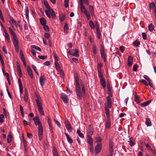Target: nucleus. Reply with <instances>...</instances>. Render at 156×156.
<instances>
[{
	"instance_id": "obj_26",
	"label": "nucleus",
	"mask_w": 156,
	"mask_h": 156,
	"mask_svg": "<svg viewBox=\"0 0 156 156\" xmlns=\"http://www.w3.org/2000/svg\"><path fill=\"white\" fill-rule=\"evenodd\" d=\"M69 29L68 25L67 23H65L64 26V33L67 34L68 32L67 30Z\"/></svg>"
},
{
	"instance_id": "obj_43",
	"label": "nucleus",
	"mask_w": 156,
	"mask_h": 156,
	"mask_svg": "<svg viewBox=\"0 0 156 156\" xmlns=\"http://www.w3.org/2000/svg\"><path fill=\"white\" fill-rule=\"evenodd\" d=\"M140 82L144 84L146 86H148V83L147 82L144 80H140Z\"/></svg>"
},
{
	"instance_id": "obj_11",
	"label": "nucleus",
	"mask_w": 156,
	"mask_h": 156,
	"mask_svg": "<svg viewBox=\"0 0 156 156\" xmlns=\"http://www.w3.org/2000/svg\"><path fill=\"white\" fill-rule=\"evenodd\" d=\"M46 79L44 75H41L40 76L39 79V82L41 86H43L45 84Z\"/></svg>"
},
{
	"instance_id": "obj_55",
	"label": "nucleus",
	"mask_w": 156,
	"mask_h": 156,
	"mask_svg": "<svg viewBox=\"0 0 156 156\" xmlns=\"http://www.w3.org/2000/svg\"><path fill=\"white\" fill-rule=\"evenodd\" d=\"M25 13L26 14V17H27L28 16V13H29V9L27 7L26 8Z\"/></svg>"
},
{
	"instance_id": "obj_53",
	"label": "nucleus",
	"mask_w": 156,
	"mask_h": 156,
	"mask_svg": "<svg viewBox=\"0 0 156 156\" xmlns=\"http://www.w3.org/2000/svg\"><path fill=\"white\" fill-rule=\"evenodd\" d=\"M10 20L11 22V23L13 25L16 24V21H14L13 20V19L12 18H10Z\"/></svg>"
},
{
	"instance_id": "obj_3",
	"label": "nucleus",
	"mask_w": 156,
	"mask_h": 156,
	"mask_svg": "<svg viewBox=\"0 0 156 156\" xmlns=\"http://www.w3.org/2000/svg\"><path fill=\"white\" fill-rule=\"evenodd\" d=\"M107 103H105V110L106 114L108 116V114H109V108H111L112 106V99L109 97H107Z\"/></svg>"
},
{
	"instance_id": "obj_29",
	"label": "nucleus",
	"mask_w": 156,
	"mask_h": 156,
	"mask_svg": "<svg viewBox=\"0 0 156 156\" xmlns=\"http://www.w3.org/2000/svg\"><path fill=\"white\" fill-rule=\"evenodd\" d=\"M40 22L41 24L42 25L44 26L46 24V21L45 19L44 18H42L40 20Z\"/></svg>"
},
{
	"instance_id": "obj_62",
	"label": "nucleus",
	"mask_w": 156,
	"mask_h": 156,
	"mask_svg": "<svg viewBox=\"0 0 156 156\" xmlns=\"http://www.w3.org/2000/svg\"><path fill=\"white\" fill-rule=\"evenodd\" d=\"M119 49V50H120V51H121L122 53H123L124 52V51L125 48L124 47H123V46H121L120 47Z\"/></svg>"
},
{
	"instance_id": "obj_27",
	"label": "nucleus",
	"mask_w": 156,
	"mask_h": 156,
	"mask_svg": "<svg viewBox=\"0 0 156 156\" xmlns=\"http://www.w3.org/2000/svg\"><path fill=\"white\" fill-rule=\"evenodd\" d=\"M98 71V76L100 79L104 78V77L102 73L101 70H99Z\"/></svg>"
},
{
	"instance_id": "obj_42",
	"label": "nucleus",
	"mask_w": 156,
	"mask_h": 156,
	"mask_svg": "<svg viewBox=\"0 0 156 156\" xmlns=\"http://www.w3.org/2000/svg\"><path fill=\"white\" fill-rule=\"evenodd\" d=\"M96 34L98 38L100 39L101 37V34L100 32V30H96Z\"/></svg>"
},
{
	"instance_id": "obj_13",
	"label": "nucleus",
	"mask_w": 156,
	"mask_h": 156,
	"mask_svg": "<svg viewBox=\"0 0 156 156\" xmlns=\"http://www.w3.org/2000/svg\"><path fill=\"white\" fill-rule=\"evenodd\" d=\"M65 126L68 130L69 132H72V128L71 125L68 120L66 121Z\"/></svg>"
},
{
	"instance_id": "obj_16",
	"label": "nucleus",
	"mask_w": 156,
	"mask_h": 156,
	"mask_svg": "<svg viewBox=\"0 0 156 156\" xmlns=\"http://www.w3.org/2000/svg\"><path fill=\"white\" fill-rule=\"evenodd\" d=\"M133 62V58L130 56H129L128 58V66L129 67L131 66L132 65Z\"/></svg>"
},
{
	"instance_id": "obj_61",
	"label": "nucleus",
	"mask_w": 156,
	"mask_h": 156,
	"mask_svg": "<svg viewBox=\"0 0 156 156\" xmlns=\"http://www.w3.org/2000/svg\"><path fill=\"white\" fill-rule=\"evenodd\" d=\"M143 39L145 40L146 39L147 35L145 33H143L142 34Z\"/></svg>"
},
{
	"instance_id": "obj_54",
	"label": "nucleus",
	"mask_w": 156,
	"mask_h": 156,
	"mask_svg": "<svg viewBox=\"0 0 156 156\" xmlns=\"http://www.w3.org/2000/svg\"><path fill=\"white\" fill-rule=\"evenodd\" d=\"M102 66V65L101 64L98 63L97 67L98 71L99 70H101V67Z\"/></svg>"
},
{
	"instance_id": "obj_24",
	"label": "nucleus",
	"mask_w": 156,
	"mask_h": 156,
	"mask_svg": "<svg viewBox=\"0 0 156 156\" xmlns=\"http://www.w3.org/2000/svg\"><path fill=\"white\" fill-rule=\"evenodd\" d=\"M53 156H59L56 148L54 147L53 148Z\"/></svg>"
},
{
	"instance_id": "obj_60",
	"label": "nucleus",
	"mask_w": 156,
	"mask_h": 156,
	"mask_svg": "<svg viewBox=\"0 0 156 156\" xmlns=\"http://www.w3.org/2000/svg\"><path fill=\"white\" fill-rule=\"evenodd\" d=\"M54 58L55 60V61H57L58 60V58L57 55L56 53L54 54Z\"/></svg>"
},
{
	"instance_id": "obj_5",
	"label": "nucleus",
	"mask_w": 156,
	"mask_h": 156,
	"mask_svg": "<svg viewBox=\"0 0 156 156\" xmlns=\"http://www.w3.org/2000/svg\"><path fill=\"white\" fill-rule=\"evenodd\" d=\"M80 9L82 13H83L86 16L88 20H90V12L87 10L83 5V4H81L80 5Z\"/></svg>"
},
{
	"instance_id": "obj_9",
	"label": "nucleus",
	"mask_w": 156,
	"mask_h": 156,
	"mask_svg": "<svg viewBox=\"0 0 156 156\" xmlns=\"http://www.w3.org/2000/svg\"><path fill=\"white\" fill-rule=\"evenodd\" d=\"M34 124L36 126H38V128L42 126L41 122H40L38 117L36 116L33 118Z\"/></svg>"
},
{
	"instance_id": "obj_32",
	"label": "nucleus",
	"mask_w": 156,
	"mask_h": 156,
	"mask_svg": "<svg viewBox=\"0 0 156 156\" xmlns=\"http://www.w3.org/2000/svg\"><path fill=\"white\" fill-rule=\"evenodd\" d=\"M28 98V94L27 91H25V94L24 96V99L25 101L27 102Z\"/></svg>"
},
{
	"instance_id": "obj_41",
	"label": "nucleus",
	"mask_w": 156,
	"mask_h": 156,
	"mask_svg": "<svg viewBox=\"0 0 156 156\" xmlns=\"http://www.w3.org/2000/svg\"><path fill=\"white\" fill-rule=\"evenodd\" d=\"M102 140V138L101 136H98L96 137L95 142L98 143L101 142Z\"/></svg>"
},
{
	"instance_id": "obj_1",
	"label": "nucleus",
	"mask_w": 156,
	"mask_h": 156,
	"mask_svg": "<svg viewBox=\"0 0 156 156\" xmlns=\"http://www.w3.org/2000/svg\"><path fill=\"white\" fill-rule=\"evenodd\" d=\"M9 29L11 34L12 37L13 42L15 47L16 51L17 52H18L19 51V47L17 37L15 33L11 27H9Z\"/></svg>"
},
{
	"instance_id": "obj_10",
	"label": "nucleus",
	"mask_w": 156,
	"mask_h": 156,
	"mask_svg": "<svg viewBox=\"0 0 156 156\" xmlns=\"http://www.w3.org/2000/svg\"><path fill=\"white\" fill-rule=\"evenodd\" d=\"M61 98L63 101L65 103H68L69 101V98L68 96L65 94L62 93L60 94Z\"/></svg>"
},
{
	"instance_id": "obj_28",
	"label": "nucleus",
	"mask_w": 156,
	"mask_h": 156,
	"mask_svg": "<svg viewBox=\"0 0 156 156\" xmlns=\"http://www.w3.org/2000/svg\"><path fill=\"white\" fill-rule=\"evenodd\" d=\"M148 28L150 31H152L154 29V26L152 23H151L149 25Z\"/></svg>"
},
{
	"instance_id": "obj_21",
	"label": "nucleus",
	"mask_w": 156,
	"mask_h": 156,
	"mask_svg": "<svg viewBox=\"0 0 156 156\" xmlns=\"http://www.w3.org/2000/svg\"><path fill=\"white\" fill-rule=\"evenodd\" d=\"M89 10H90V12L91 15L92 16H93L94 14V9L93 6L91 5L89 6Z\"/></svg>"
},
{
	"instance_id": "obj_18",
	"label": "nucleus",
	"mask_w": 156,
	"mask_h": 156,
	"mask_svg": "<svg viewBox=\"0 0 156 156\" xmlns=\"http://www.w3.org/2000/svg\"><path fill=\"white\" fill-rule=\"evenodd\" d=\"M65 134L67 140L68 142L70 144L72 143L73 142V139L69 137V136L67 133H65Z\"/></svg>"
},
{
	"instance_id": "obj_38",
	"label": "nucleus",
	"mask_w": 156,
	"mask_h": 156,
	"mask_svg": "<svg viewBox=\"0 0 156 156\" xmlns=\"http://www.w3.org/2000/svg\"><path fill=\"white\" fill-rule=\"evenodd\" d=\"M140 44V42L136 40L133 42V45L134 46L138 47Z\"/></svg>"
},
{
	"instance_id": "obj_7",
	"label": "nucleus",
	"mask_w": 156,
	"mask_h": 156,
	"mask_svg": "<svg viewBox=\"0 0 156 156\" xmlns=\"http://www.w3.org/2000/svg\"><path fill=\"white\" fill-rule=\"evenodd\" d=\"M69 53L72 55L78 57L79 56V54L78 49H76L75 50H71L69 51Z\"/></svg>"
},
{
	"instance_id": "obj_33",
	"label": "nucleus",
	"mask_w": 156,
	"mask_h": 156,
	"mask_svg": "<svg viewBox=\"0 0 156 156\" xmlns=\"http://www.w3.org/2000/svg\"><path fill=\"white\" fill-rule=\"evenodd\" d=\"M31 47L32 49H34L39 51H41V48L36 45H31Z\"/></svg>"
},
{
	"instance_id": "obj_23",
	"label": "nucleus",
	"mask_w": 156,
	"mask_h": 156,
	"mask_svg": "<svg viewBox=\"0 0 156 156\" xmlns=\"http://www.w3.org/2000/svg\"><path fill=\"white\" fill-rule=\"evenodd\" d=\"M145 124L147 126H151V123L150 119L148 118L146 119Z\"/></svg>"
},
{
	"instance_id": "obj_47",
	"label": "nucleus",
	"mask_w": 156,
	"mask_h": 156,
	"mask_svg": "<svg viewBox=\"0 0 156 156\" xmlns=\"http://www.w3.org/2000/svg\"><path fill=\"white\" fill-rule=\"evenodd\" d=\"M55 65L57 70H59L60 69V67L58 63L56 61H55Z\"/></svg>"
},
{
	"instance_id": "obj_14",
	"label": "nucleus",
	"mask_w": 156,
	"mask_h": 156,
	"mask_svg": "<svg viewBox=\"0 0 156 156\" xmlns=\"http://www.w3.org/2000/svg\"><path fill=\"white\" fill-rule=\"evenodd\" d=\"M27 69L28 74L31 79H33L34 76L33 74L31 68L29 66H27Z\"/></svg>"
},
{
	"instance_id": "obj_17",
	"label": "nucleus",
	"mask_w": 156,
	"mask_h": 156,
	"mask_svg": "<svg viewBox=\"0 0 156 156\" xmlns=\"http://www.w3.org/2000/svg\"><path fill=\"white\" fill-rule=\"evenodd\" d=\"M87 142L89 144H93V140L92 138L89 135H87Z\"/></svg>"
},
{
	"instance_id": "obj_2",
	"label": "nucleus",
	"mask_w": 156,
	"mask_h": 156,
	"mask_svg": "<svg viewBox=\"0 0 156 156\" xmlns=\"http://www.w3.org/2000/svg\"><path fill=\"white\" fill-rule=\"evenodd\" d=\"M75 81L76 84V93L78 98L79 100H81L82 97V93L81 92V88L80 87L79 83V79L77 74H75Z\"/></svg>"
},
{
	"instance_id": "obj_46",
	"label": "nucleus",
	"mask_w": 156,
	"mask_h": 156,
	"mask_svg": "<svg viewBox=\"0 0 156 156\" xmlns=\"http://www.w3.org/2000/svg\"><path fill=\"white\" fill-rule=\"evenodd\" d=\"M5 37L7 42H9L10 41V38L8 34L5 35Z\"/></svg>"
},
{
	"instance_id": "obj_4",
	"label": "nucleus",
	"mask_w": 156,
	"mask_h": 156,
	"mask_svg": "<svg viewBox=\"0 0 156 156\" xmlns=\"http://www.w3.org/2000/svg\"><path fill=\"white\" fill-rule=\"evenodd\" d=\"M37 104L40 114L42 115H44V112L43 110L41 101L40 97H37L36 100Z\"/></svg>"
},
{
	"instance_id": "obj_15",
	"label": "nucleus",
	"mask_w": 156,
	"mask_h": 156,
	"mask_svg": "<svg viewBox=\"0 0 156 156\" xmlns=\"http://www.w3.org/2000/svg\"><path fill=\"white\" fill-rule=\"evenodd\" d=\"M18 80L19 86L20 93V94H21L23 93V85L21 81V79L20 78L18 79Z\"/></svg>"
},
{
	"instance_id": "obj_49",
	"label": "nucleus",
	"mask_w": 156,
	"mask_h": 156,
	"mask_svg": "<svg viewBox=\"0 0 156 156\" xmlns=\"http://www.w3.org/2000/svg\"><path fill=\"white\" fill-rule=\"evenodd\" d=\"M148 105L147 102H146L142 103L140 104V106L142 107H144Z\"/></svg>"
},
{
	"instance_id": "obj_39",
	"label": "nucleus",
	"mask_w": 156,
	"mask_h": 156,
	"mask_svg": "<svg viewBox=\"0 0 156 156\" xmlns=\"http://www.w3.org/2000/svg\"><path fill=\"white\" fill-rule=\"evenodd\" d=\"M47 120L48 124L50 128L51 129L52 128V125L51 124V121L49 117L47 118Z\"/></svg>"
},
{
	"instance_id": "obj_44",
	"label": "nucleus",
	"mask_w": 156,
	"mask_h": 156,
	"mask_svg": "<svg viewBox=\"0 0 156 156\" xmlns=\"http://www.w3.org/2000/svg\"><path fill=\"white\" fill-rule=\"evenodd\" d=\"M119 59L118 58H114V59H113V64H115V62L116 61L117 62L118 64L119 65Z\"/></svg>"
},
{
	"instance_id": "obj_64",
	"label": "nucleus",
	"mask_w": 156,
	"mask_h": 156,
	"mask_svg": "<svg viewBox=\"0 0 156 156\" xmlns=\"http://www.w3.org/2000/svg\"><path fill=\"white\" fill-rule=\"evenodd\" d=\"M137 67H138V66L137 65H136V64L134 65L133 66V70L134 71H136L137 70Z\"/></svg>"
},
{
	"instance_id": "obj_40",
	"label": "nucleus",
	"mask_w": 156,
	"mask_h": 156,
	"mask_svg": "<svg viewBox=\"0 0 156 156\" xmlns=\"http://www.w3.org/2000/svg\"><path fill=\"white\" fill-rule=\"evenodd\" d=\"M89 25L90 27L92 29H94L95 28V26L93 22L91 20H90L89 22Z\"/></svg>"
},
{
	"instance_id": "obj_51",
	"label": "nucleus",
	"mask_w": 156,
	"mask_h": 156,
	"mask_svg": "<svg viewBox=\"0 0 156 156\" xmlns=\"http://www.w3.org/2000/svg\"><path fill=\"white\" fill-rule=\"evenodd\" d=\"M44 26L43 27L44 29L46 31H49V28L48 27L47 25H44Z\"/></svg>"
},
{
	"instance_id": "obj_20",
	"label": "nucleus",
	"mask_w": 156,
	"mask_h": 156,
	"mask_svg": "<svg viewBox=\"0 0 156 156\" xmlns=\"http://www.w3.org/2000/svg\"><path fill=\"white\" fill-rule=\"evenodd\" d=\"M100 52L101 53V56L102 58L103 59L104 62H105L106 61V54L105 53V51Z\"/></svg>"
},
{
	"instance_id": "obj_50",
	"label": "nucleus",
	"mask_w": 156,
	"mask_h": 156,
	"mask_svg": "<svg viewBox=\"0 0 156 156\" xmlns=\"http://www.w3.org/2000/svg\"><path fill=\"white\" fill-rule=\"evenodd\" d=\"M45 13L46 14L47 16L49 18H51V13L50 12H49V11H47V10H45Z\"/></svg>"
},
{
	"instance_id": "obj_25",
	"label": "nucleus",
	"mask_w": 156,
	"mask_h": 156,
	"mask_svg": "<svg viewBox=\"0 0 156 156\" xmlns=\"http://www.w3.org/2000/svg\"><path fill=\"white\" fill-rule=\"evenodd\" d=\"M59 20L60 21L63 22L65 18V16L64 14H62L59 15Z\"/></svg>"
},
{
	"instance_id": "obj_59",
	"label": "nucleus",
	"mask_w": 156,
	"mask_h": 156,
	"mask_svg": "<svg viewBox=\"0 0 156 156\" xmlns=\"http://www.w3.org/2000/svg\"><path fill=\"white\" fill-rule=\"evenodd\" d=\"M81 86L82 87V94L84 95L85 93V90L84 86L83 85H82Z\"/></svg>"
},
{
	"instance_id": "obj_37",
	"label": "nucleus",
	"mask_w": 156,
	"mask_h": 156,
	"mask_svg": "<svg viewBox=\"0 0 156 156\" xmlns=\"http://www.w3.org/2000/svg\"><path fill=\"white\" fill-rule=\"evenodd\" d=\"M12 136L10 134H9L7 136V142L8 143H9L11 142L12 140Z\"/></svg>"
},
{
	"instance_id": "obj_31",
	"label": "nucleus",
	"mask_w": 156,
	"mask_h": 156,
	"mask_svg": "<svg viewBox=\"0 0 156 156\" xmlns=\"http://www.w3.org/2000/svg\"><path fill=\"white\" fill-rule=\"evenodd\" d=\"M43 2L44 4L45 5L46 8L48 10L51 9L50 8V6H49L48 2L44 0L43 1Z\"/></svg>"
},
{
	"instance_id": "obj_35",
	"label": "nucleus",
	"mask_w": 156,
	"mask_h": 156,
	"mask_svg": "<svg viewBox=\"0 0 156 156\" xmlns=\"http://www.w3.org/2000/svg\"><path fill=\"white\" fill-rule=\"evenodd\" d=\"M92 50L93 53L94 55L96 54L97 48L95 45L93 44L92 45Z\"/></svg>"
},
{
	"instance_id": "obj_58",
	"label": "nucleus",
	"mask_w": 156,
	"mask_h": 156,
	"mask_svg": "<svg viewBox=\"0 0 156 156\" xmlns=\"http://www.w3.org/2000/svg\"><path fill=\"white\" fill-rule=\"evenodd\" d=\"M17 70L18 71V72L21 71V68H20V64L17 62Z\"/></svg>"
},
{
	"instance_id": "obj_8",
	"label": "nucleus",
	"mask_w": 156,
	"mask_h": 156,
	"mask_svg": "<svg viewBox=\"0 0 156 156\" xmlns=\"http://www.w3.org/2000/svg\"><path fill=\"white\" fill-rule=\"evenodd\" d=\"M102 147L101 143L98 144L95 148V153L96 154H98L101 151Z\"/></svg>"
},
{
	"instance_id": "obj_34",
	"label": "nucleus",
	"mask_w": 156,
	"mask_h": 156,
	"mask_svg": "<svg viewBox=\"0 0 156 156\" xmlns=\"http://www.w3.org/2000/svg\"><path fill=\"white\" fill-rule=\"evenodd\" d=\"M134 99L135 101L137 103H140V101L139 99L138 98L137 95L136 94L134 95Z\"/></svg>"
},
{
	"instance_id": "obj_45",
	"label": "nucleus",
	"mask_w": 156,
	"mask_h": 156,
	"mask_svg": "<svg viewBox=\"0 0 156 156\" xmlns=\"http://www.w3.org/2000/svg\"><path fill=\"white\" fill-rule=\"evenodd\" d=\"M156 5L155 6L154 3L152 2L149 4V7L150 9H153L154 7H155Z\"/></svg>"
},
{
	"instance_id": "obj_48",
	"label": "nucleus",
	"mask_w": 156,
	"mask_h": 156,
	"mask_svg": "<svg viewBox=\"0 0 156 156\" xmlns=\"http://www.w3.org/2000/svg\"><path fill=\"white\" fill-rule=\"evenodd\" d=\"M144 78L148 82H151V80L150 79L149 77L147 75H144L143 76Z\"/></svg>"
},
{
	"instance_id": "obj_12",
	"label": "nucleus",
	"mask_w": 156,
	"mask_h": 156,
	"mask_svg": "<svg viewBox=\"0 0 156 156\" xmlns=\"http://www.w3.org/2000/svg\"><path fill=\"white\" fill-rule=\"evenodd\" d=\"M38 137L40 140H41L42 138L43 134V128L42 126L38 128Z\"/></svg>"
},
{
	"instance_id": "obj_30",
	"label": "nucleus",
	"mask_w": 156,
	"mask_h": 156,
	"mask_svg": "<svg viewBox=\"0 0 156 156\" xmlns=\"http://www.w3.org/2000/svg\"><path fill=\"white\" fill-rule=\"evenodd\" d=\"M89 151L90 152L92 153H93V151L94 150V147L93 146V144H90L89 147Z\"/></svg>"
},
{
	"instance_id": "obj_19",
	"label": "nucleus",
	"mask_w": 156,
	"mask_h": 156,
	"mask_svg": "<svg viewBox=\"0 0 156 156\" xmlns=\"http://www.w3.org/2000/svg\"><path fill=\"white\" fill-rule=\"evenodd\" d=\"M100 82L103 87L104 88L106 86V82L104 78L100 79Z\"/></svg>"
},
{
	"instance_id": "obj_36",
	"label": "nucleus",
	"mask_w": 156,
	"mask_h": 156,
	"mask_svg": "<svg viewBox=\"0 0 156 156\" xmlns=\"http://www.w3.org/2000/svg\"><path fill=\"white\" fill-rule=\"evenodd\" d=\"M109 152L112 153L113 152V145H112V142H109Z\"/></svg>"
},
{
	"instance_id": "obj_57",
	"label": "nucleus",
	"mask_w": 156,
	"mask_h": 156,
	"mask_svg": "<svg viewBox=\"0 0 156 156\" xmlns=\"http://www.w3.org/2000/svg\"><path fill=\"white\" fill-rule=\"evenodd\" d=\"M38 58L41 59H44L47 58V56H42V55H38Z\"/></svg>"
},
{
	"instance_id": "obj_63",
	"label": "nucleus",
	"mask_w": 156,
	"mask_h": 156,
	"mask_svg": "<svg viewBox=\"0 0 156 156\" xmlns=\"http://www.w3.org/2000/svg\"><path fill=\"white\" fill-rule=\"evenodd\" d=\"M146 147L149 150L153 151V150L151 148V146L148 144H145Z\"/></svg>"
},
{
	"instance_id": "obj_52",
	"label": "nucleus",
	"mask_w": 156,
	"mask_h": 156,
	"mask_svg": "<svg viewBox=\"0 0 156 156\" xmlns=\"http://www.w3.org/2000/svg\"><path fill=\"white\" fill-rule=\"evenodd\" d=\"M105 48L104 46L101 44L100 46V52H102L105 51Z\"/></svg>"
},
{
	"instance_id": "obj_56",
	"label": "nucleus",
	"mask_w": 156,
	"mask_h": 156,
	"mask_svg": "<svg viewBox=\"0 0 156 156\" xmlns=\"http://www.w3.org/2000/svg\"><path fill=\"white\" fill-rule=\"evenodd\" d=\"M65 7L66 8L68 7L69 5V0H65Z\"/></svg>"
},
{
	"instance_id": "obj_22",
	"label": "nucleus",
	"mask_w": 156,
	"mask_h": 156,
	"mask_svg": "<svg viewBox=\"0 0 156 156\" xmlns=\"http://www.w3.org/2000/svg\"><path fill=\"white\" fill-rule=\"evenodd\" d=\"M49 11L50 12L52 18L53 19H55L56 17V15L54 10L52 9H51L49 10Z\"/></svg>"
},
{
	"instance_id": "obj_6",
	"label": "nucleus",
	"mask_w": 156,
	"mask_h": 156,
	"mask_svg": "<svg viewBox=\"0 0 156 156\" xmlns=\"http://www.w3.org/2000/svg\"><path fill=\"white\" fill-rule=\"evenodd\" d=\"M107 119L106 122V124L105 125V128L106 129H109L111 126V120L110 119V114H108V116L106 114Z\"/></svg>"
}]
</instances>
